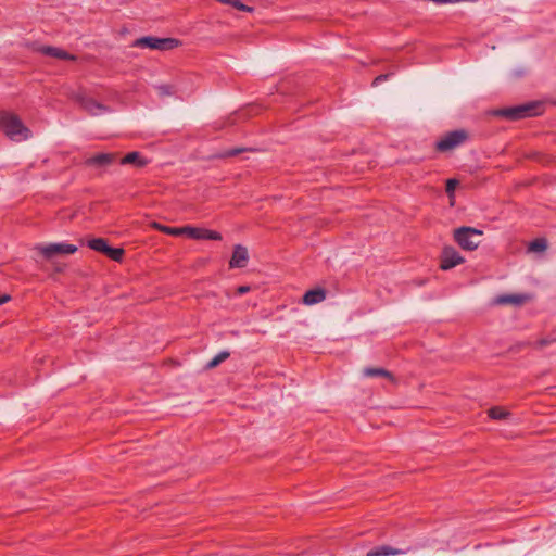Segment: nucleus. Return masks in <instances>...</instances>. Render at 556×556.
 I'll use <instances>...</instances> for the list:
<instances>
[{"label": "nucleus", "instance_id": "obj_1", "mask_svg": "<svg viewBox=\"0 0 556 556\" xmlns=\"http://www.w3.org/2000/svg\"><path fill=\"white\" fill-rule=\"evenodd\" d=\"M0 129L13 141H23L31 136L30 130L14 114L2 112L0 114Z\"/></svg>", "mask_w": 556, "mask_h": 556}, {"label": "nucleus", "instance_id": "obj_2", "mask_svg": "<svg viewBox=\"0 0 556 556\" xmlns=\"http://www.w3.org/2000/svg\"><path fill=\"white\" fill-rule=\"evenodd\" d=\"M179 46V40L175 38H157L152 36L141 37L135 40L134 47L149 48L157 51H168Z\"/></svg>", "mask_w": 556, "mask_h": 556}, {"label": "nucleus", "instance_id": "obj_3", "mask_svg": "<svg viewBox=\"0 0 556 556\" xmlns=\"http://www.w3.org/2000/svg\"><path fill=\"white\" fill-rule=\"evenodd\" d=\"M482 231L471 227H462L455 230V240L464 249L472 251L480 244Z\"/></svg>", "mask_w": 556, "mask_h": 556}, {"label": "nucleus", "instance_id": "obj_4", "mask_svg": "<svg viewBox=\"0 0 556 556\" xmlns=\"http://www.w3.org/2000/svg\"><path fill=\"white\" fill-rule=\"evenodd\" d=\"M541 105L538 103H528L507 108L496 111L497 115L504 116L508 119L516 121L523 117L534 116L540 113Z\"/></svg>", "mask_w": 556, "mask_h": 556}, {"label": "nucleus", "instance_id": "obj_5", "mask_svg": "<svg viewBox=\"0 0 556 556\" xmlns=\"http://www.w3.org/2000/svg\"><path fill=\"white\" fill-rule=\"evenodd\" d=\"M37 250L47 258L53 260L58 255H68L77 251V247L66 242L40 244Z\"/></svg>", "mask_w": 556, "mask_h": 556}, {"label": "nucleus", "instance_id": "obj_6", "mask_svg": "<svg viewBox=\"0 0 556 556\" xmlns=\"http://www.w3.org/2000/svg\"><path fill=\"white\" fill-rule=\"evenodd\" d=\"M466 139V132L463 130H455L437 142V149L440 151H448L459 146Z\"/></svg>", "mask_w": 556, "mask_h": 556}, {"label": "nucleus", "instance_id": "obj_7", "mask_svg": "<svg viewBox=\"0 0 556 556\" xmlns=\"http://www.w3.org/2000/svg\"><path fill=\"white\" fill-rule=\"evenodd\" d=\"M464 262L460 254L452 247L444 248L441 258V268L448 270Z\"/></svg>", "mask_w": 556, "mask_h": 556}, {"label": "nucleus", "instance_id": "obj_8", "mask_svg": "<svg viewBox=\"0 0 556 556\" xmlns=\"http://www.w3.org/2000/svg\"><path fill=\"white\" fill-rule=\"evenodd\" d=\"M248 261H249L248 249L241 244L235 245L232 256L229 262L230 268H243L247 266Z\"/></svg>", "mask_w": 556, "mask_h": 556}, {"label": "nucleus", "instance_id": "obj_9", "mask_svg": "<svg viewBox=\"0 0 556 556\" xmlns=\"http://www.w3.org/2000/svg\"><path fill=\"white\" fill-rule=\"evenodd\" d=\"M185 230H187L186 236L192 239H206V240H220L222 236L219 232L203 228H197L191 226H186Z\"/></svg>", "mask_w": 556, "mask_h": 556}, {"label": "nucleus", "instance_id": "obj_10", "mask_svg": "<svg viewBox=\"0 0 556 556\" xmlns=\"http://www.w3.org/2000/svg\"><path fill=\"white\" fill-rule=\"evenodd\" d=\"M79 102H80V105L91 115L98 116V115L109 112V109L106 106L97 102L92 98L81 97Z\"/></svg>", "mask_w": 556, "mask_h": 556}, {"label": "nucleus", "instance_id": "obj_11", "mask_svg": "<svg viewBox=\"0 0 556 556\" xmlns=\"http://www.w3.org/2000/svg\"><path fill=\"white\" fill-rule=\"evenodd\" d=\"M529 300L527 294H503L495 298L494 302L500 305L519 306Z\"/></svg>", "mask_w": 556, "mask_h": 556}, {"label": "nucleus", "instance_id": "obj_12", "mask_svg": "<svg viewBox=\"0 0 556 556\" xmlns=\"http://www.w3.org/2000/svg\"><path fill=\"white\" fill-rule=\"evenodd\" d=\"M326 299V291L321 288L308 290L303 295V303L305 305H314L323 302Z\"/></svg>", "mask_w": 556, "mask_h": 556}, {"label": "nucleus", "instance_id": "obj_13", "mask_svg": "<svg viewBox=\"0 0 556 556\" xmlns=\"http://www.w3.org/2000/svg\"><path fill=\"white\" fill-rule=\"evenodd\" d=\"M39 50L41 53L52 56V58H56V59H61V60L73 59V56L70 55L66 51H64L60 48H56V47L42 46Z\"/></svg>", "mask_w": 556, "mask_h": 556}, {"label": "nucleus", "instance_id": "obj_14", "mask_svg": "<svg viewBox=\"0 0 556 556\" xmlns=\"http://www.w3.org/2000/svg\"><path fill=\"white\" fill-rule=\"evenodd\" d=\"M115 155L112 153L97 154L87 160L88 165L105 166L113 163Z\"/></svg>", "mask_w": 556, "mask_h": 556}, {"label": "nucleus", "instance_id": "obj_15", "mask_svg": "<svg viewBox=\"0 0 556 556\" xmlns=\"http://www.w3.org/2000/svg\"><path fill=\"white\" fill-rule=\"evenodd\" d=\"M121 163L123 165L132 164L137 167H142L147 164V161L142 159L139 152H130L122 159Z\"/></svg>", "mask_w": 556, "mask_h": 556}, {"label": "nucleus", "instance_id": "obj_16", "mask_svg": "<svg viewBox=\"0 0 556 556\" xmlns=\"http://www.w3.org/2000/svg\"><path fill=\"white\" fill-rule=\"evenodd\" d=\"M403 552L397 548H393L390 546H380L376 548L375 551H371L367 554V556H391V555H399Z\"/></svg>", "mask_w": 556, "mask_h": 556}, {"label": "nucleus", "instance_id": "obj_17", "mask_svg": "<svg viewBox=\"0 0 556 556\" xmlns=\"http://www.w3.org/2000/svg\"><path fill=\"white\" fill-rule=\"evenodd\" d=\"M87 245L97 251V252H101V253H105L108 248H109V244L108 242L102 239V238H94V239H90L88 242H87Z\"/></svg>", "mask_w": 556, "mask_h": 556}, {"label": "nucleus", "instance_id": "obj_18", "mask_svg": "<svg viewBox=\"0 0 556 556\" xmlns=\"http://www.w3.org/2000/svg\"><path fill=\"white\" fill-rule=\"evenodd\" d=\"M489 416L492 419L501 420L508 418L510 416V413L501 407H492L489 409Z\"/></svg>", "mask_w": 556, "mask_h": 556}, {"label": "nucleus", "instance_id": "obj_19", "mask_svg": "<svg viewBox=\"0 0 556 556\" xmlns=\"http://www.w3.org/2000/svg\"><path fill=\"white\" fill-rule=\"evenodd\" d=\"M157 229H160L162 232L172 235V236H181L186 235L187 230H185V227H168V226H155Z\"/></svg>", "mask_w": 556, "mask_h": 556}, {"label": "nucleus", "instance_id": "obj_20", "mask_svg": "<svg viewBox=\"0 0 556 556\" xmlns=\"http://www.w3.org/2000/svg\"><path fill=\"white\" fill-rule=\"evenodd\" d=\"M365 377H390V372L383 368H365L363 370Z\"/></svg>", "mask_w": 556, "mask_h": 556}, {"label": "nucleus", "instance_id": "obj_21", "mask_svg": "<svg viewBox=\"0 0 556 556\" xmlns=\"http://www.w3.org/2000/svg\"><path fill=\"white\" fill-rule=\"evenodd\" d=\"M546 248L547 243L545 239H535L530 243L529 251L540 253L545 251Z\"/></svg>", "mask_w": 556, "mask_h": 556}, {"label": "nucleus", "instance_id": "obj_22", "mask_svg": "<svg viewBox=\"0 0 556 556\" xmlns=\"http://www.w3.org/2000/svg\"><path fill=\"white\" fill-rule=\"evenodd\" d=\"M104 254L108 255L111 260L119 262L123 257L124 250L121 248H112L109 245Z\"/></svg>", "mask_w": 556, "mask_h": 556}, {"label": "nucleus", "instance_id": "obj_23", "mask_svg": "<svg viewBox=\"0 0 556 556\" xmlns=\"http://www.w3.org/2000/svg\"><path fill=\"white\" fill-rule=\"evenodd\" d=\"M229 353L227 351H222L217 355H215L207 364L208 368L216 367L222 362H224L226 358H228Z\"/></svg>", "mask_w": 556, "mask_h": 556}, {"label": "nucleus", "instance_id": "obj_24", "mask_svg": "<svg viewBox=\"0 0 556 556\" xmlns=\"http://www.w3.org/2000/svg\"><path fill=\"white\" fill-rule=\"evenodd\" d=\"M457 185H458V181L456 179H448L446 181V192H447L448 197H451V198L453 197L454 190Z\"/></svg>", "mask_w": 556, "mask_h": 556}, {"label": "nucleus", "instance_id": "obj_25", "mask_svg": "<svg viewBox=\"0 0 556 556\" xmlns=\"http://www.w3.org/2000/svg\"><path fill=\"white\" fill-rule=\"evenodd\" d=\"M156 90L160 96H169L173 93L172 87L167 85H160L156 87Z\"/></svg>", "mask_w": 556, "mask_h": 556}, {"label": "nucleus", "instance_id": "obj_26", "mask_svg": "<svg viewBox=\"0 0 556 556\" xmlns=\"http://www.w3.org/2000/svg\"><path fill=\"white\" fill-rule=\"evenodd\" d=\"M554 341H556V338H555V337H552V336H548V337H546V338L542 339V340L539 342V345H540L541 348H543V346H546V345L551 344V343H552V342H554Z\"/></svg>", "mask_w": 556, "mask_h": 556}, {"label": "nucleus", "instance_id": "obj_27", "mask_svg": "<svg viewBox=\"0 0 556 556\" xmlns=\"http://www.w3.org/2000/svg\"><path fill=\"white\" fill-rule=\"evenodd\" d=\"M242 151H244V149H231V150H228L225 155L226 156H235V155H238L239 153H241Z\"/></svg>", "mask_w": 556, "mask_h": 556}, {"label": "nucleus", "instance_id": "obj_28", "mask_svg": "<svg viewBox=\"0 0 556 556\" xmlns=\"http://www.w3.org/2000/svg\"><path fill=\"white\" fill-rule=\"evenodd\" d=\"M387 78H388V75H380V76L376 77V79L374 80V85H378L379 83L387 80Z\"/></svg>", "mask_w": 556, "mask_h": 556}, {"label": "nucleus", "instance_id": "obj_29", "mask_svg": "<svg viewBox=\"0 0 556 556\" xmlns=\"http://www.w3.org/2000/svg\"><path fill=\"white\" fill-rule=\"evenodd\" d=\"M249 290H250L249 286H241V287L238 288L237 291H238L239 294H244V293L249 292Z\"/></svg>", "mask_w": 556, "mask_h": 556}, {"label": "nucleus", "instance_id": "obj_30", "mask_svg": "<svg viewBox=\"0 0 556 556\" xmlns=\"http://www.w3.org/2000/svg\"><path fill=\"white\" fill-rule=\"evenodd\" d=\"M9 300H10V295H8V294L0 295V305L7 303Z\"/></svg>", "mask_w": 556, "mask_h": 556}]
</instances>
